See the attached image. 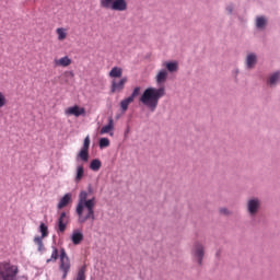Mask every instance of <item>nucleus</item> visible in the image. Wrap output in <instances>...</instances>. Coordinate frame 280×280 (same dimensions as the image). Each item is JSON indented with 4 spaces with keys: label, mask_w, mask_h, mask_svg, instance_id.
Segmentation results:
<instances>
[{
    "label": "nucleus",
    "mask_w": 280,
    "mask_h": 280,
    "mask_svg": "<svg viewBox=\"0 0 280 280\" xmlns=\"http://www.w3.org/2000/svg\"><path fill=\"white\" fill-rule=\"evenodd\" d=\"M89 194L86 191H81L79 195V201L75 212L79 217V223L84 224L88 220H95L94 208L96 206V199H88Z\"/></svg>",
    "instance_id": "1"
},
{
    "label": "nucleus",
    "mask_w": 280,
    "mask_h": 280,
    "mask_svg": "<svg viewBox=\"0 0 280 280\" xmlns=\"http://www.w3.org/2000/svg\"><path fill=\"white\" fill-rule=\"evenodd\" d=\"M165 88H148L141 98L140 102L147 106L151 112H154L158 107L159 101L164 97Z\"/></svg>",
    "instance_id": "2"
},
{
    "label": "nucleus",
    "mask_w": 280,
    "mask_h": 280,
    "mask_svg": "<svg viewBox=\"0 0 280 280\" xmlns=\"http://www.w3.org/2000/svg\"><path fill=\"white\" fill-rule=\"evenodd\" d=\"M102 9L125 12L128 9L127 0H100Z\"/></svg>",
    "instance_id": "3"
},
{
    "label": "nucleus",
    "mask_w": 280,
    "mask_h": 280,
    "mask_svg": "<svg viewBox=\"0 0 280 280\" xmlns=\"http://www.w3.org/2000/svg\"><path fill=\"white\" fill-rule=\"evenodd\" d=\"M18 272V267L11 266L9 262H0V278L2 280H15Z\"/></svg>",
    "instance_id": "4"
},
{
    "label": "nucleus",
    "mask_w": 280,
    "mask_h": 280,
    "mask_svg": "<svg viewBox=\"0 0 280 280\" xmlns=\"http://www.w3.org/2000/svg\"><path fill=\"white\" fill-rule=\"evenodd\" d=\"M71 270V261L63 248L60 249L59 272L62 279L66 280Z\"/></svg>",
    "instance_id": "5"
},
{
    "label": "nucleus",
    "mask_w": 280,
    "mask_h": 280,
    "mask_svg": "<svg viewBox=\"0 0 280 280\" xmlns=\"http://www.w3.org/2000/svg\"><path fill=\"white\" fill-rule=\"evenodd\" d=\"M69 222H70L69 213L61 212L59 218H58V221H57V226H58L57 232L58 233H65Z\"/></svg>",
    "instance_id": "6"
},
{
    "label": "nucleus",
    "mask_w": 280,
    "mask_h": 280,
    "mask_svg": "<svg viewBox=\"0 0 280 280\" xmlns=\"http://www.w3.org/2000/svg\"><path fill=\"white\" fill-rule=\"evenodd\" d=\"M261 207V201L257 198H252L247 202V210L252 217H255Z\"/></svg>",
    "instance_id": "7"
},
{
    "label": "nucleus",
    "mask_w": 280,
    "mask_h": 280,
    "mask_svg": "<svg viewBox=\"0 0 280 280\" xmlns=\"http://www.w3.org/2000/svg\"><path fill=\"white\" fill-rule=\"evenodd\" d=\"M90 144H91L90 136H86V138H84L83 147L81 151L78 153V158H80L85 163L89 161Z\"/></svg>",
    "instance_id": "8"
},
{
    "label": "nucleus",
    "mask_w": 280,
    "mask_h": 280,
    "mask_svg": "<svg viewBox=\"0 0 280 280\" xmlns=\"http://www.w3.org/2000/svg\"><path fill=\"white\" fill-rule=\"evenodd\" d=\"M65 115L66 116H74V117H80V116H85V109L84 107H79V105H73V107H67L65 109Z\"/></svg>",
    "instance_id": "9"
},
{
    "label": "nucleus",
    "mask_w": 280,
    "mask_h": 280,
    "mask_svg": "<svg viewBox=\"0 0 280 280\" xmlns=\"http://www.w3.org/2000/svg\"><path fill=\"white\" fill-rule=\"evenodd\" d=\"M128 82L127 77H122L120 81H116V79H113L112 81V90L110 92L114 93H120L125 89V84Z\"/></svg>",
    "instance_id": "10"
},
{
    "label": "nucleus",
    "mask_w": 280,
    "mask_h": 280,
    "mask_svg": "<svg viewBox=\"0 0 280 280\" xmlns=\"http://www.w3.org/2000/svg\"><path fill=\"white\" fill-rule=\"evenodd\" d=\"M194 256L198 259V264L201 266L205 256V247L200 243L195 244Z\"/></svg>",
    "instance_id": "11"
},
{
    "label": "nucleus",
    "mask_w": 280,
    "mask_h": 280,
    "mask_svg": "<svg viewBox=\"0 0 280 280\" xmlns=\"http://www.w3.org/2000/svg\"><path fill=\"white\" fill-rule=\"evenodd\" d=\"M54 63L56 67L67 68L72 63V59L69 56H63L59 59H55Z\"/></svg>",
    "instance_id": "12"
},
{
    "label": "nucleus",
    "mask_w": 280,
    "mask_h": 280,
    "mask_svg": "<svg viewBox=\"0 0 280 280\" xmlns=\"http://www.w3.org/2000/svg\"><path fill=\"white\" fill-rule=\"evenodd\" d=\"M56 34H57V39L59 42H65L68 36V30L66 27H57Z\"/></svg>",
    "instance_id": "13"
},
{
    "label": "nucleus",
    "mask_w": 280,
    "mask_h": 280,
    "mask_svg": "<svg viewBox=\"0 0 280 280\" xmlns=\"http://www.w3.org/2000/svg\"><path fill=\"white\" fill-rule=\"evenodd\" d=\"M167 71L165 69H162L159 71V73L156 74V83L158 84H164L167 80Z\"/></svg>",
    "instance_id": "14"
},
{
    "label": "nucleus",
    "mask_w": 280,
    "mask_h": 280,
    "mask_svg": "<svg viewBox=\"0 0 280 280\" xmlns=\"http://www.w3.org/2000/svg\"><path fill=\"white\" fill-rule=\"evenodd\" d=\"M83 240H84V236H83L82 232L74 231L72 233L71 241H72L73 245H80Z\"/></svg>",
    "instance_id": "15"
},
{
    "label": "nucleus",
    "mask_w": 280,
    "mask_h": 280,
    "mask_svg": "<svg viewBox=\"0 0 280 280\" xmlns=\"http://www.w3.org/2000/svg\"><path fill=\"white\" fill-rule=\"evenodd\" d=\"M122 75V68L120 67H113L112 70L109 71V77L112 79H119Z\"/></svg>",
    "instance_id": "16"
},
{
    "label": "nucleus",
    "mask_w": 280,
    "mask_h": 280,
    "mask_svg": "<svg viewBox=\"0 0 280 280\" xmlns=\"http://www.w3.org/2000/svg\"><path fill=\"white\" fill-rule=\"evenodd\" d=\"M114 130V120L113 118H108V125H105V127H102L101 135H107Z\"/></svg>",
    "instance_id": "17"
},
{
    "label": "nucleus",
    "mask_w": 280,
    "mask_h": 280,
    "mask_svg": "<svg viewBox=\"0 0 280 280\" xmlns=\"http://www.w3.org/2000/svg\"><path fill=\"white\" fill-rule=\"evenodd\" d=\"M71 201V195L67 194L65 197L59 201L58 209L61 210L66 208Z\"/></svg>",
    "instance_id": "18"
},
{
    "label": "nucleus",
    "mask_w": 280,
    "mask_h": 280,
    "mask_svg": "<svg viewBox=\"0 0 280 280\" xmlns=\"http://www.w3.org/2000/svg\"><path fill=\"white\" fill-rule=\"evenodd\" d=\"M74 280H86V266H82L74 278Z\"/></svg>",
    "instance_id": "19"
},
{
    "label": "nucleus",
    "mask_w": 280,
    "mask_h": 280,
    "mask_svg": "<svg viewBox=\"0 0 280 280\" xmlns=\"http://www.w3.org/2000/svg\"><path fill=\"white\" fill-rule=\"evenodd\" d=\"M58 257L60 258V254H59L58 249L55 246H52L51 257L49 259H47L46 262L47 264L56 262Z\"/></svg>",
    "instance_id": "20"
},
{
    "label": "nucleus",
    "mask_w": 280,
    "mask_h": 280,
    "mask_svg": "<svg viewBox=\"0 0 280 280\" xmlns=\"http://www.w3.org/2000/svg\"><path fill=\"white\" fill-rule=\"evenodd\" d=\"M43 237H39V236H36L34 238V244L37 245V249L39 253H43L45 250V246H44V243H43Z\"/></svg>",
    "instance_id": "21"
},
{
    "label": "nucleus",
    "mask_w": 280,
    "mask_h": 280,
    "mask_svg": "<svg viewBox=\"0 0 280 280\" xmlns=\"http://www.w3.org/2000/svg\"><path fill=\"white\" fill-rule=\"evenodd\" d=\"M256 61H257V57L255 54H249L247 56V67L249 69H252L256 65Z\"/></svg>",
    "instance_id": "22"
},
{
    "label": "nucleus",
    "mask_w": 280,
    "mask_h": 280,
    "mask_svg": "<svg viewBox=\"0 0 280 280\" xmlns=\"http://www.w3.org/2000/svg\"><path fill=\"white\" fill-rule=\"evenodd\" d=\"M132 98H124V101H121L120 103V107H121V110L122 113H126L128 110V106L132 103Z\"/></svg>",
    "instance_id": "23"
},
{
    "label": "nucleus",
    "mask_w": 280,
    "mask_h": 280,
    "mask_svg": "<svg viewBox=\"0 0 280 280\" xmlns=\"http://www.w3.org/2000/svg\"><path fill=\"white\" fill-rule=\"evenodd\" d=\"M102 167V162L101 160H92L90 164V168L94 172H98L100 168Z\"/></svg>",
    "instance_id": "24"
},
{
    "label": "nucleus",
    "mask_w": 280,
    "mask_h": 280,
    "mask_svg": "<svg viewBox=\"0 0 280 280\" xmlns=\"http://www.w3.org/2000/svg\"><path fill=\"white\" fill-rule=\"evenodd\" d=\"M83 176H84V168H83V166H78L77 167V176H75L74 182L75 183H80L81 179L83 178Z\"/></svg>",
    "instance_id": "25"
},
{
    "label": "nucleus",
    "mask_w": 280,
    "mask_h": 280,
    "mask_svg": "<svg viewBox=\"0 0 280 280\" xmlns=\"http://www.w3.org/2000/svg\"><path fill=\"white\" fill-rule=\"evenodd\" d=\"M280 80V72H273L271 77H269V84L270 85H276L277 82Z\"/></svg>",
    "instance_id": "26"
},
{
    "label": "nucleus",
    "mask_w": 280,
    "mask_h": 280,
    "mask_svg": "<svg viewBox=\"0 0 280 280\" xmlns=\"http://www.w3.org/2000/svg\"><path fill=\"white\" fill-rule=\"evenodd\" d=\"M166 68L170 72H176L178 70V63L176 61L166 62Z\"/></svg>",
    "instance_id": "27"
},
{
    "label": "nucleus",
    "mask_w": 280,
    "mask_h": 280,
    "mask_svg": "<svg viewBox=\"0 0 280 280\" xmlns=\"http://www.w3.org/2000/svg\"><path fill=\"white\" fill-rule=\"evenodd\" d=\"M266 25V19L264 16H258L256 19V27L262 28Z\"/></svg>",
    "instance_id": "28"
},
{
    "label": "nucleus",
    "mask_w": 280,
    "mask_h": 280,
    "mask_svg": "<svg viewBox=\"0 0 280 280\" xmlns=\"http://www.w3.org/2000/svg\"><path fill=\"white\" fill-rule=\"evenodd\" d=\"M39 232L42 233V236L39 237L45 238L48 236V228L44 223L40 224Z\"/></svg>",
    "instance_id": "29"
},
{
    "label": "nucleus",
    "mask_w": 280,
    "mask_h": 280,
    "mask_svg": "<svg viewBox=\"0 0 280 280\" xmlns=\"http://www.w3.org/2000/svg\"><path fill=\"white\" fill-rule=\"evenodd\" d=\"M8 101L5 98V94L3 92H0V109L7 106Z\"/></svg>",
    "instance_id": "30"
},
{
    "label": "nucleus",
    "mask_w": 280,
    "mask_h": 280,
    "mask_svg": "<svg viewBox=\"0 0 280 280\" xmlns=\"http://www.w3.org/2000/svg\"><path fill=\"white\" fill-rule=\"evenodd\" d=\"M100 147H101V148H107V147H109V140H108V138H101V140H100Z\"/></svg>",
    "instance_id": "31"
},
{
    "label": "nucleus",
    "mask_w": 280,
    "mask_h": 280,
    "mask_svg": "<svg viewBox=\"0 0 280 280\" xmlns=\"http://www.w3.org/2000/svg\"><path fill=\"white\" fill-rule=\"evenodd\" d=\"M140 94V88H135L131 96H129V98H132V102L135 100V97H137Z\"/></svg>",
    "instance_id": "32"
},
{
    "label": "nucleus",
    "mask_w": 280,
    "mask_h": 280,
    "mask_svg": "<svg viewBox=\"0 0 280 280\" xmlns=\"http://www.w3.org/2000/svg\"><path fill=\"white\" fill-rule=\"evenodd\" d=\"M220 213L223 214V215H230L231 214V212L226 208H221Z\"/></svg>",
    "instance_id": "33"
},
{
    "label": "nucleus",
    "mask_w": 280,
    "mask_h": 280,
    "mask_svg": "<svg viewBox=\"0 0 280 280\" xmlns=\"http://www.w3.org/2000/svg\"><path fill=\"white\" fill-rule=\"evenodd\" d=\"M228 11H229V13H232L233 7L232 5L228 7Z\"/></svg>",
    "instance_id": "34"
}]
</instances>
